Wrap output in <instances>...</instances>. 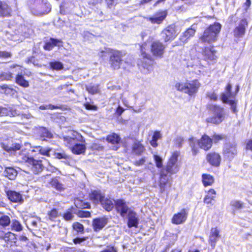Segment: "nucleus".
Segmentation results:
<instances>
[{"label": "nucleus", "mask_w": 252, "mask_h": 252, "mask_svg": "<svg viewBox=\"0 0 252 252\" xmlns=\"http://www.w3.org/2000/svg\"><path fill=\"white\" fill-rule=\"evenodd\" d=\"M200 87V84L197 80L186 83H177L175 85L176 88L179 91L192 95L196 93Z\"/></svg>", "instance_id": "39448f33"}, {"label": "nucleus", "mask_w": 252, "mask_h": 252, "mask_svg": "<svg viewBox=\"0 0 252 252\" xmlns=\"http://www.w3.org/2000/svg\"><path fill=\"white\" fill-rule=\"evenodd\" d=\"M8 115L9 111L6 108L0 107V117L7 116Z\"/></svg>", "instance_id": "e2e57ef3"}, {"label": "nucleus", "mask_w": 252, "mask_h": 252, "mask_svg": "<svg viewBox=\"0 0 252 252\" xmlns=\"http://www.w3.org/2000/svg\"><path fill=\"white\" fill-rule=\"evenodd\" d=\"M114 200L104 196L103 198L101 201V205L102 207L106 211H110L114 208Z\"/></svg>", "instance_id": "393cba45"}, {"label": "nucleus", "mask_w": 252, "mask_h": 252, "mask_svg": "<svg viewBox=\"0 0 252 252\" xmlns=\"http://www.w3.org/2000/svg\"><path fill=\"white\" fill-rule=\"evenodd\" d=\"M123 54L119 51H114L110 57V64L114 69H119L123 63Z\"/></svg>", "instance_id": "9b49d317"}, {"label": "nucleus", "mask_w": 252, "mask_h": 252, "mask_svg": "<svg viewBox=\"0 0 252 252\" xmlns=\"http://www.w3.org/2000/svg\"><path fill=\"white\" fill-rule=\"evenodd\" d=\"M2 148L9 153H15L17 155V160L21 162H25L31 169L32 172L37 174L40 173L43 169V165L41 160H36L32 157H29L25 151L23 150L17 153L20 150L21 146L19 144H12L11 145L1 144Z\"/></svg>", "instance_id": "f257e3e1"}, {"label": "nucleus", "mask_w": 252, "mask_h": 252, "mask_svg": "<svg viewBox=\"0 0 252 252\" xmlns=\"http://www.w3.org/2000/svg\"><path fill=\"white\" fill-rule=\"evenodd\" d=\"M51 184L53 187L58 190L61 191L63 189V185L60 183L57 179H53L51 182Z\"/></svg>", "instance_id": "a18cd8bd"}, {"label": "nucleus", "mask_w": 252, "mask_h": 252, "mask_svg": "<svg viewBox=\"0 0 252 252\" xmlns=\"http://www.w3.org/2000/svg\"><path fill=\"white\" fill-rule=\"evenodd\" d=\"M40 219L38 218L32 219L30 220V222L33 228L37 227V223L39 222Z\"/></svg>", "instance_id": "052dcab7"}, {"label": "nucleus", "mask_w": 252, "mask_h": 252, "mask_svg": "<svg viewBox=\"0 0 252 252\" xmlns=\"http://www.w3.org/2000/svg\"><path fill=\"white\" fill-rule=\"evenodd\" d=\"M223 136L222 135L214 134L213 136V139L215 142H217L220 140L222 139Z\"/></svg>", "instance_id": "338daca9"}, {"label": "nucleus", "mask_w": 252, "mask_h": 252, "mask_svg": "<svg viewBox=\"0 0 252 252\" xmlns=\"http://www.w3.org/2000/svg\"><path fill=\"white\" fill-rule=\"evenodd\" d=\"M37 133L42 140H45L46 138L52 137V134L44 127H39L37 129Z\"/></svg>", "instance_id": "c85d7f7f"}, {"label": "nucleus", "mask_w": 252, "mask_h": 252, "mask_svg": "<svg viewBox=\"0 0 252 252\" xmlns=\"http://www.w3.org/2000/svg\"><path fill=\"white\" fill-rule=\"evenodd\" d=\"M58 211L56 209H53L48 213L49 219L51 220H54L58 217Z\"/></svg>", "instance_id": "49530a36"}, {"label": "nucleus", "mask_w": 252, "mask_h": 252, "mask_svg": "<svg viewBox=\"0 0 252 252\" xmlns=\"http://www.w3.org/2000/svg\"><path fill=\"white\" fill-rule=\"evenodd\" d=\"M189 141L194 156L197 155L199 152V149L196 145H198L200 148L207 151L211 148L213 143L212 139L206 134L203 135L199 140L191 138L189 139Z\"/></svg>", "instance_id": "7ed1b4c3"}, {"label": "nucleus", "mask_w": 252, "mask_h": 252, "mask_svg": "<svg viewBox=\"0 0 252 252\" xmlns=\"http://www.w3.org/2000/svg\"><path fill=\"white\" fill-rule=\"evenodd\" d=\"M138 223V220L136 213L132 211H129L127 222L128 227H137Z\"/></svg>", "instance_id": "5701e85b"}, {"label": "nucleus", "mask_w": 252, "mask_h": 252, "mask_svg": "<svg viewBox=\"0 0 252 252\" xmlns=\"http://www.w3.org/2000/svg\"><path fill=\"white\" fill-rule=\"evenodd\" d=\"M11 220L9 216L0 213V225L6 227L10 224Z\"/></svg>", "instance_id": "4c0bfd02"}, {"label": "nucleus", "mask_w": 252, "mask_h": 252, "mask_svg": "<svg viewBox=\"0 0 252 252\" xmlns=\"http://www.w3.org/2000/svg\"><path fill=\"white\" fill-rule=\"evenodd\" d=\"M227 103H228L231 106V109L233 113H235L237 112L236 110V104L234 100H230L229 102Z\"/></svg>", "instance_id": "13d9d810"}, {"label": "nucleus", "mask_w": 252, "mask_h": 252, "mask_svg": "<svg viewBox=\"0 0 252 252\" xmlns=\"http://www.w3.org/2000/svg\"><path fill=\"white\" fill-rule=\"evenodd\" d=\"M69 137H71L73 139L75 140H77L78 142H84L85 140L83 136L76 131H71L70 134L68 136Z\"/></svg>", "instance_id": "a19ab883"}, {"label": "nucleus", "mask_w": 252, "mask_h": 252, "mask_svg": "<svg viewBox=\"0 0 252 252\" xmlns=\"http://www.w3.org/2000/svg\"><path fill=\"white\" fill-rule=\"evenodd\" d=\"M207 95L211 100H216L218 98V96L215 93H209Z\"/></svg>", "instance_id": "69168bd1"}, {"label": "nucleus", "mask_w": 252, "mask_h": 252, "mask_svg": "<svg viewBox=\"0 0 252 252\" xmlns=\"http://www.w3.org/2000/svg\"><path fill=\"white\" fill-rule=\"evenodd\" d=\"M63 141L66 146L70 148H71L73 145H74L76 144V142H78L77 140H75L68 136L63 137Z\"/></svg>", "instance_id": "37998d69"}, {"label": "nucleus", "mask_w": 252, "mask_h": 252, "mask_svg": "<svg viewBox=\"0 0 252 252\" xmlns=\"http://www.w3.org/2000/svg\"><path fill=\"white\" fill-rule=\"evenodd\" d=\"M217 51L214 49L213 46L211 47H205L202 52L204 60L208 62H215L217 59L216 55Z\"/></svg>", "instance_id": "f8f14e48"}, {"label": "nucleus", "mask_w": 252, "mask_h": 252, "mask_svg": "<svg viewBox=\"0 0 252 252\" xmlns=\"http://www.w3.org/2000/svg\"><path fill=\"white\" fill-rule=\"evenodd\" d=\"M167 16L166 11H160L156 13L152 17L147 18V20L150 21L152 24H160Z\"/></svg>", "instance_id": "a211bd4d"}, {"label": "nucleus", "mask_w": 252, "mask_h": 252, "mask_svg": "<svg viewBox=\"0 0 252 252\" xmlns=\"http://www.w3.org/2000/svg\"><path fill=\"white\" fill-rule=\"evenodd\" d=\"M107 223V219L101 218L94 219L93 221V226L95 231L101 229Z\"/></svg>", "instance_id": "b1692460"}, {"label": "nucleus", "mask_w": 252, "mask_h": 252, "mask_svg": "<svg viewBox=\"0 0 252 252\" xmlns=\"http://www.w3.org/2000/svg\"><path fill=\"white\" fill-rule=\"evenodd\" d=\"M107 141L115 146L113 147V149L117 150L118 149V145L120 141V138L119 136L115 133H112L109 135L107 137Z\"/></svg>", "instance_id": "a878e982"}, {"label": "nucleus", "mask_w": 252, "mask_h": 252, "mask_svg": "<svg viewBox=\"0 0 252 252\" xmlns=\"http://www.w3.org/2000/svg\"><path fill=\"white\" fill-rule=\"evenodd\" d=\"M8 199L13 202L22 203L23 199L22 195L19 192L14 191H8L6 192Z\"/></svg>", "instance_id": "aec40b11"}, {"label": "nucleus", "mask_w": 252, "mask_h": 252, "mask_svg": "<svg viewBox=\"0 0 252 252\" xmlns=\"http://www.w3.org/2000/svg\"><path fill=\"white\" fill-rule=\"evenodd\" d=\"M221 28V25L217 22L211 25L205 29L203 33L199 37V40L202 43L211 44L216 42Z\"/></svg>", "instance_id": "f03ea898"}, {"label": "nucleus", "mask_w": 252, "mask_h": 252, "mask_svg": "<svg viewBox=\"0 0 252 252\" xmlns=\"http://www.w3.org/2000/svg\"><path fill=\"white\" fill-rule=\"evenodd\" d=\"M11 229L16 232L22 231L23 227L21 223L16 219L12 220L11 221Z\"/></svg>", "instance_id": "c9c22d12"}, {"label": "nucleus", "mask_w": 252, "mask_h": 252, "mask_svg": "<svg viewBox=\"0 0 252 252\" xmlns=\"http://www.w3.org/2000/svg\"><path fill=\"white\" fill-rule=\"evenodd\" d=\"M0 239L4 240L7 243H16L17 241L15 234L10 231L5 232L2 230H0Z\"/></svg>", "instance_id": "dca6fc26"}, {"label": "nucleus", "mask_w": 252, "mask_h": 252, "mask_svg": "<svg viewBox=\"0 0 252 252\" xmlns=\"http://www.w3.org/2000/svg\"><path fill=\"white\" fill-rule=\"evenodd\" d=\"M216 195V191L213 189H210L208 191L204 198V202L207 204H211L212 201L215 200Z\"/></svg>", "instance_id": "473e14b6"}, {"label": "nucleus", "mask_w": 252, "mask_h": 252, "mask_svg": "<svg viewBox=\"0 0 252 252\" xmlns=\"http://www.w3.org/2000/svg\"><path fill=\"white\" fill-rule=\"evenodd\" d=\"M58 106H55L52 104H48L45 105H41L39 108L41 110H45V109H57Z\"/></svg>", "instance_id": "5fc2aeb1"}, {"label": "nucleus", "mask_w": 252, "mask_h": 252, "mask_svg": "<svg viewBox=\"0 0 252 252\" xmlns=\"http://www.w3.org/2000/svg\"><path fill=\"white\" fill-rule=\"evenodd\" d=\"M78 215L80 217L87 218L91 216V213L88 211H81L79 212Z\"/></svg>", "instance_id": "680f3d73"}, {"label": "nucleus", "mask_w": 252, "mask_h": 252, "mask_svg": "<svg viewBox=\"0 0 252 252\" xmlns=\"http://www.w3.org/2000/svg\"><path fill=\"white\" fill-rule=\"evenodd\" d=\"M165 46L159 41H154L151 46V52L152 55L158 58H162L165 52Z\"/></svg>", "instance_id": "9d476101"}, {"label": "nucleus", "mask_w": 252, "mask_h": 252, "mask_svg": "<svg viewBox=\"0 0 252 252\" xmlns=\"http://www.w3.org/2000/svg\"><path fill=\"white\" fill-rule=\"evenodd\" d=\"M104 196L100 191L94 190L90 194V198L94 204H98L101 202Z\"/></svg>", "instance_id": "cd10ccee"}, {"label": "nucleus", "mask_w": 252, "mask_h": 252, "mask_svg": "<svg viewBox=\"0 0 252 252\" xmlns=\"http://www.w3.org/2000/svg\"><path fill=\"white\" fill-rule=\"evenodd\" d=\"M209 110L213 116L207 119V122L219 124L224 119L225 114L223 108L217 105H212L210 106Z\"/></svg>", "instance_id": "423d86ee"}, {"label": "nucleus", "mask_w": 252, "mask_h": 252, "mask_svg": "<svg viewBox=\"0 0 252 252\" xmlns=\"http://www.w3.org/2000/svg\"><path fill=\"white\" fill-rule=\"evenodd\" d=\"M49 65L50 68L54 70H59L63 68V64L58 61L50 62Z\"/></svg>", "instance_id": "79ce46f5"}, {"label": "nucleus", "mask_w": 252, "mask_h": 252, "mask_svg": "<svg viewBox=\"0 0 252 252\" xmlns=\"http://www.w3.org/2000/svg\"><path fill=\"white\" fill-rule=\"evenodd\" d=\"M202 182L204 186H211L214 182V177L209 174L202 175Z\"/></svg>", "instance_id": "58836bf2"}, {"label": "nucleus", "mask_w": 252, "mask_h": 252, "mask_svg": "<svg viewBox=\"0 0 252 252\" xmlns=\"http://www.w3.org/2000/svg\"><path fill=\"white\" fill-rule=\"evenodd\" d=\"M223 153L225 158L231 160L237 153L236 145L235 144H226L224 148Z\"/></svg>", "instance_id": "ddd939ff"}, {"label": "nucleus", "mask_w": 252, "mask_h": 252, "mask_svg": "<svg viewBox=\"0 0 252 252\" xmlns=\"http://www.w3.org/2000/svg\"><path fill=\"white\" fill-rule=\"evenodd\" d=\"M102 2V0H91L88 2L90 5L95 6L97 4L100 3Z\"/></svg>", "instance_id": "774afa93"}, {"label": "nucleus", "mask_w": 252, "mask_h": 252, "mask_svg": "<svg viewBox=\"0 0 252 252\" xmlns=\"http://www.w3.org/2000/svg\"><path fill=\"white\" fill-rule=\"evenodd\" d=\"M116 210L122 217H125L127 213L128 214L129 209L127 204L123 200H118L115 202Z\"/></svg>", "instance_id": "2eb2a0df"}, {"label": "nucleus", "mask_w": 252, "mask_h": 252, "mask_svg": "<svg viewBox=\"0 0 252 252\" xmlns=\"http://www.w3.org/2000/svg\"><path fill=\"white\" fill-rule=\"evenodd\" d=\"M231 85L230 84H228L226 87L225 91L224 93H222L221 96V99L222 102L224 103H227L229 102V98L233 97V94L231 92Z\"/></svg>", "instance_id": "bb28decb"}, {"label": "nucleus", "mask_w": 252, "mask_h": 252, "mask_svg": "<svg viewBox=\"0 0 252 252\" xmlns=\"http://www.w3.org/2000/svg\"><path fill=\"white\" fill-rule=\"evenodd\" d=\"M55 157L56 158L58 159H66L68 158L67 155H66L64 153H55Z\"/></svg>", "instance_id": "6e6d98bb"}, {"label": "nucleus", "mask_w": 252, "mask_h": 252, "mask_svg": "<svg viewBox=\"0 0 252 252\" xmlns=\"http://www.w3.org/2000/svg\"><path fill=\"white\" fill-rule=\"evenodd\" d=\"M5 176L10 180H14L17 175V171L12 167H6L4 172Z\"/></svg>", "instance_id": "f704fd0d"}, {"label": "nucleus", "mask_w": 252, "mask_h": 252, "mask_svg": "<svg viewBox=\"0 0 252 252\" xmlns=\"http://www.w3.org/2000/svg\"><path fill=\"white\" fill-rule=\"evenodd\" d=\"M162 137V135L159 131H155L154 133L153 136L152 137V139L158 141V140L161 139Z\"/></svg>", "instance_id": "bf43d9fd"}, {"label": "nucleus", "mask_w": 252, "mask_h": 252, "mask_svg": "<svg viewBox=\"0 0 252 252\" xmlns=\"http://www.w3.org/2000/svg\"><path fill=\"white\" fill-rule=\"evenodd\" d=\"M179 156V153L178 152H174L172 154L165 169L166 172L170 174H174L179 171V167L177 164Z\"/></svg>", "instance_id": "1a4fd4ad"}, {"label": "nucleus", "mask_w": 252, "mask_h": 252, "mask_svg": "<svg viewBox=\"0 0 252 252\" xmlns=\"http://www.w3.org/2000/svg\"><path fill=\"white\" fill-rule=\"evenodd\" d=\"M11 10L8 5L0 1V16L5 17L10 15Z\"/></svg>", "instance_id": "2f4dec72"}, {"label": "nucleus", "mask_w": 252, "mask_h": 252, "mask_svg": "<svg viewBox=\"0 0 252 252\" xmlns=\"http://www.w3.org/2000/svg\"><path fill=\"white\" fill-rule=\"evenodd\" d=\"M30 8L32 14L41 16L48 13L51 6L46 0H30Z\"/></svg>", "instance_id": "20e7f679"}, {"label": "nucleus", "mask_w": 252, "mask_h": 252, "mask_svg": "<svg viewBox=\"0 0 252 252\" xmlns=\"http://www.w3.org/2000/svg\"><path fill=\"white\" fill-rule=\"evenodd\" d=\"M105 1L109 8H112L118 3V0H105Z\"/></svg>", "instance_id": "4d7b16f0"}, {"label": "nucleus", "mask_w": 252, "mask_h": 252, "mask_svg": "<svg viewBox=\"0 0 252 252\" xmlns=\"http://www.w3.org/2000/svg\"><path fill=\"white\" fill-rule=\"evenodd\" d=\"M18 74L16 76L15 82L19 85L27 88L29 86V84L28 81L26 80L22 74H20V72L18 71Z\"/></svg>", "instance_id": "72a5a7b5"}, {"label": "nucleus", "mask_w": 252, "mask_h": 252, "mask_svg": "<svg viewBox=\"0 0 252 252\" xmlns=\"http://www.w3.org/2000/svg\"><path fill=\"white\" fill-rule=\"evenodd\" d=\"M85 142H82L81 144H75L71 147L72 152L75 154H81L85 152L86 150V145Z\"/></svg>", "instance_id": "c756f323"}, {"label": "nucleus", "mask_w": 252, "mask_h": 252, "mask_svg": "<svg viewBox=\"0 0 252 252\" xmlns=\"http://www.w3.org/2000/svg\"><path fill=\"white\" fill-rule=\"evenodd\" d=\"M86 89L88 92L92 94H95L98 92V85H90L86 86Z\"/></svg>", "instance_id": "c03bdc74"}, {"label": "nucleus", "mask_w": 252, "mask_h": 252, "mask_svg": "<svg viewBox=\"0 0 252 252\" xmlns=\"http://www.w3.org/2000/svg\"><path fill=\"white\" fill-rule=\"evenodd\" d=\"M146 161L145 158H142L141 159L135 161L134 164L137 166H140L144 164Z\"/></svg>", "instance_id": "0e129e2a"}, {"label": "nucleus", "mask_w": 252, "mask_h": 252, "mask_svg": "<svg viewBox=\"0 0 252 252\" xmlns=\"http://www.w3.org/2000/svg\"><path fill=\"white\" fill-rule=\"evenodd\" d=\"M74 204L78 208L85 209L90 207V204L88 202H85L84 201L76 198L74 200Z\"/></svg>", "instance_id": "ea45409f"}, {"label": "nucleus", "mask_w": 252, "mask_h": 252, "mask_svg": "<svg viewBox=\"0 0 252 252\" xmlns=\"http://www.w3.org/2000/svg\"><path fill=\"white\" fill-rule=\"evenodd\" d=\"M154 160L155 161L156 166L158 168H160L162 166V159L158 156L155 155L154 156Z\"/></svg>", "instance_id": "603ef678"}, {"label": "nucleus", "mask_w": 252, "mask_h": 252, "mask_svg": "<svg viewBox=\"0 0 252 252\" xmlns=\"http://www.w3.org/2000/svg\"><path fill=\"white\" fill-rule=\"evenodd\" d=\"M144 147L139 141H135L132 146V151L137 155H140L144 151Z\"/></svg>", "instance_id": "e433bc0d"}, {"label": "nucleus", "mask_w": 252, "mask_h": 252, "mask_svg": "<svg viewBox=\"0 0 252 252\" xmlns=\"http://www.w3.org/2000/svg\"><path fill=\"white\" fill-rule=\"evenodd\" d=\"M176 26L171 25L164 29L161 32L160 35L164 42L173 40L179 33Z\"/></svg>", "instance_id": "6e6552de"}, {"label": "nucleus", "mask_w": 252, "mask_h": 252, "mask_svg": "<svg viewBox=\"0 0 252 252\" xmlns=\"http://www.w3.org/2000/svg\"><path fill=\"white\" fill-rule=\"evenodd\" d=\"M207 161L214 166H218L221 160L220 156L216 153H209L207 156Z\"/></svg>", "instance_id": "6ab92c4d"}, {"label": "nucleus", "mask_w": 252, "mask_h": 252, "mask_svg": "<svg viewBox=\"0 0 252 252\" xmlns=\"http://www.w3.org/2000/svg\"><path fill=\"white\" fill-rule=\"evenodd\" d=\"M231 204L236 209H241L243 207V203L240 201H234Z\"/></svg>", "instance_id": "864d4df0"}, {"label": "nucleus", "mask_w": 252, "mask_h": 252, "mask_svg": "<svg viewBox=\"0 0 252 252\" xmlns=\"http://www.w3.org/2000/svg\"><path fill=\"white\" fill-rule=\"evenodd\" d=\"M0 78L2 79L10 80L13 78L12 73L9 72H2L0 73Z\"/></svg>", "instance_id": "8fccbe9b"}, {"label": "nucleus", "mask_w": 252, "mask_h": 252, "mask_svg": "<svg viewBox=\"0 0 252 252\" xmlns=\"http://www.w3.org/2000/svg\"><path fill=\"white\" fill-rule=\"evenodd\" d=\"M61 43L62 41L60 39L51 38L50 41L45 43L44 49L46 50H51L54 46L59 45Z\"/></svg>", "instance_id": "7c9ffc66"}, {"label": "nucleus", "mask_w": 252, "mask_h": 252, "mask_svg": "<svg viewBox=\"0 0 252 252\" xmlns=\"http://www.w3.org/2000/svg\"><path fill=\"white\" fill-rule=\"evenodd\" d=\"M187 217L188 212L185 209H183L180 212L173 215L171 219V222L175 224L183 223L186 220Z\"/></svg>", "instance_id": "4468645a"}, {"label": "nucleus", "mask_w": 252, "mask_h": 252, "mask_svg": "<svg viewBox=\"0 0 252 252\" xmlns=\"http://www.w3.org/2000/svg\"><path fill=\"white\" fill-rule=\"evenodd\" d=\"M247 25V22L246 19L241 20L239 26L234 30V32L235 36L237 37H242L245 32V27Z\"/></svg>", "instance_id": "4be33fe9"}, {"label": "nucleus", "mask_w": 252, "mask_h": 252, "mask_svg": "<svg viewBox=\"0 0 252 252\" xmlns=\"http://www.w3.org/2000/svg\"><path fill=\"white\" fill-rule=\"evenodd\" d=\"M37 150L39 151V153L41 155L46 156H49V153L51 151V148H43L40 146H38Z\"/></svg>", "instance_id": "de8ad7c7"}, {"label": "nucleus", "mask_w": 252, "mask_h": 252, "mask_svg": "<svg viewBox=\"0 0 252 252\" xmlns=\"http://www.w3.org/2000/svg\"><path fill=\"white\" fill-rule=\"evenodd\" d=\"M73 229L76 231L77 232H80L82 233L84 231V227L81 223L76 222L73 224Z\"/></svg>", "instance_id": "09e8293b"}, {"label": "nucleus", "mask_w": 252, "mask_h": 252, "mask_svg": "<svg viewBox=\"0 0 252 252\" xmlns=\"http://www.w3.org/2000/svg\"><path fill=\"white\" fill-rule=\"evenodd\" d=\"M145 46V44H142L140 46L142 60L140 64L138 63V64L141 68L143 69V72L144 73H148L153 70L154 61L151 55L146 53Z\"/></svg>", "instance_id": "0eeeda50"}, {"label": "nucleus", "mask_w": 252, "mask_h": 252, "mask_svg": "<svg viewBox=\"0 0 252 252\" xmlns=\"http://www.w3.org/2000/svg\"><path fill=\"white\" fill-rule=\"evenodd\" d=\"M196 25H192L190 28L187 29L180 36V39L183 43L187 42L189 39L193 36L196 32Z\"/></svg>", "instance_id": "f3484780"}, {"label": "nucleus", "mask_w": 252, "mask_h": 252, "mask_svg": "<svg viewBox=\"0 0 252 252\" xmlns=\"http://www.w3.org/2000/svg\"><path fill=\"white\" fill-rule=\"evenodd\" d=\"M220 237V231L217 228H212L210 232L209 241L211 246L213 248H215L216 243Z\"/></svg>", "instance_id": "412c9836"}, {"label": "nucleus", "mask_w": 252, "mask_h": 252, "mask_svg": "<svg viewBox=\"0 0 252 252\" xmlns=\"http://www.w3.org/2000/svg\"><path fill=\"white\" fill-rule=\"evenodd\" d=\"M63 218L67 221L71 220L74 216L70 210L66 211L63 216Z\"/></svg>", "instance_id": "3c124183"}]
</instances>
